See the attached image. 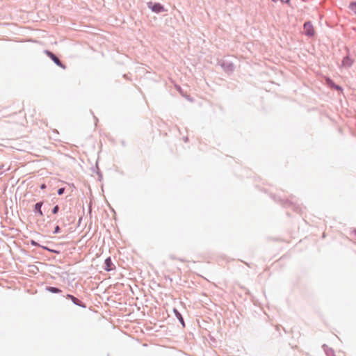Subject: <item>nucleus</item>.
Returning <instances> with one entry per match:
<instances>
[{
    "instance_id": "f257e3e1",
    "label": "nucleus",
    "mask_w": 356,
    "mask_h": 356,
    "mask_svg": "<svg viewBox=\"0 0 356 356\" xmlns=\"http://www.w3.org/2000/svg\"><path fill=\"white\" fill-rule=\"evenodd\" d=\"M148 7L153 12L156 13L165 11L163 6L159 3H149Z\"/></svg>"
},
{
    "instance_id": "f03ea898",
    "label": "nucleus",
    "mask_w": 356,
    "mask_h": 356,
    "mask_svg": "<svg viewBox=\"0 0 356 356\" xmlns=\"http://www.w3.org/2000/svg\"><path fill=\"white\" fill-rule=\"evenodd\" d=\"M304 30L307 35L312 36L315 33L313 25L310 22H306L304 24Z\"/></svg>"
},
{
    "instance_id": "7ed1b4c3",
    "label": "nucleus",
    "mask_w": 356,
    "mask_h": 356,
    "mask_svg": "<svg viewBox=\"0 0 356 356\" xmlns=\"http://www.w3.org/2000/svg\"><path fill=\"white\" fill-rule=\"evenodd\" d=\"M45 54L58 66L64 67L60 60L51 51H45Z\"/></svg>"
},
{
    "instance_id": "20e7f679",
    "label": "nucleus",
    "mask_w": 356,
    "mask_h": 356,
    "mask_svg": "<svg viewBox=\"0 0 356 356\" xmlns=\"http://www.w3.org/2000/svg\"><path fill=\"white\" fill-rule=\"evenodd\" d=\"M66 298L70 299L75 305L83 307H86V306L82 305L81 302L78 298L73 296L72 295L67 294L66 296Z\"/></svg>"
},
{
    "instance_id": "39448f33",
    "label": "nucleus",
    "mask_w": 356,
    "mask_h": 356,
    "mask_svg": "<svg viewBox=\"0 0 356 356\" xmlns=\"http://www.w3.org/2000/svg\"><path fill=\"white\" fill-rule=\"evenodd\" d=\"M353 63V60L350 58L348 56H346L343 58L342 60V65L344 67H350Z\"/></svg>"
},
{
    "instance_id": "423d86ee",
    "label": "nucleus",
    "mask_w": 356,
    "mask_h": 356,
    "mask_svg": "<svg viewBox=\"0 0 356 356\" xmlns=\"http://www.w3.org/2000/svg\"><path fill=\"white\" fill-rule=\"evenodd\" d=\"M112 262H111V259L110 257L107 258L106 260H105V269L107 270V271H109L112 269Z\"/></svg>"
},
{
    "instance_id": "0eeeda50",
    "label": "nucleus",
    "mask_w": 356,
    "mask_h": 356,
    "mask_svg": "<svg viewBox=\"0 0 356 356\" xmlns=\"http://www.w3.org/2000/svg\"><path fill=\"white\" fill-rule=\"evenodd\" d=\"M327 83L329 84L330 86L333 87V88H334L335 89H337L338 90H342L340 86L335 85L333 83V81H331L330 79H327Z\"/></svg>"
},
{
    "instance_id": "6e6552de",
    "label": "nucleus",
    "mask_w": 356,
    "mask_h": 356,
    "mask_svg": "<svg viewBox=\"0 0 356 356\" xmlns=\"http://www.w3.org/2000/svg\"><path fill=\"white\" fill-rule=\"evenodd\" d=\"M47 290L49 292L55 293H60L61 291L59 289L56 288V287H52V286L47 287Z\"/></svg>"
},
{
    "instance_id": "1a4fd4ad",
    "label": "nucleus",
    "mask_w": 356,
    "mask_h": 356,
    "mask_svg": "<svg viewBox=\"0 0 356 356\" xmlns=\"http://www.w3.org/2000/svg\"><path fill=\"white\" fill-rule=\"evenodd\" d=\"M42 205V202H38L35 205V209L38 211V213H40V216L43 215L42 211L41 210Z\"/></svg>"
},
{
    "instance_id": "9d476101",
    "label": "nucleus",
    "mask_w": 356,
    "mask_h": 356,
    "mask_svg": "<svg viewBox=\"0 0 356 356\" xmlns=\"http://www.w3.org/2000/svg\"><path fill=\"white\" fill-rule=\"evenodd\" d=\"M174 313H175V316H177V318L184 325V320H183V318H182V316L181 315V314L175 309H174Z\"/></svg>"
},
{
    "instance_id": "9b49d317",
    "label": "nucleus",
    "mask_w": 356,
    "mask_h": 356,
    "mask_svg": "<svg viewBox=\"0 0 356 356\" xmlns=\"http://www.w3.org/2000/svg\"><path fill=\"white\" fill-rule=\"evenodd\" d=\"M349 8L355 14H356V2L350 3Z\"/></svg>"
},
{
    "instance_id": "f8f14e48",
    "label": "nucleus",
    "mask_w": 356,
    "mask_h": 356,
    "mask_svg": "<svg viewBox=\"0 0 356 356\" xmlns=\"http://www.w3.org/2000/svg\"><path fill=\"white\" fill-rule=\"evenodd\" d=\"M58 209H59L58 206V205L55 206V207H54V209H53V210H52L53 213H54V214L57 213H58Z\"/></svg>"
},
{
    "instance_id": "ddd939ff",
    "label": "nucleus",
    "mask_w": 356,
    "mask_h": 356,
    "mask_svg": "<svg viewBox=\"0 0 356 356\" xmlns=\"http://www.w3.org/2000/svg\"><path fill=\"white\" fill-rule=\"evenodd\" d=\"M65 189L63 188H59L58 191V195H62L64 193Z\"/></svg>"
},
{
    "instance_id": "4468645a",
    "label": "nucleus",
    "mask_w": 356,
    "mask_h": 356,
    "mask_svg": "<svg viewBox=\"0 0 356 356\" xmlns=\"http://www.w3.org/2000/svg\"><path fill=\"white\" fill-rule=\"evenodd\" d=\"M59 231H60V227H59V226H58V225H57V226L55 227V229H54V233H55V234L58 233V232H59Z\"/></svg>"
},
{
    "instance_id": "2eb2a0df",
    "label": "nucleus",
    "mask_w": 356,
    "mask_h": 356,
    "mask_svg": "<svg viewBox=\"0 0 356 356\" xmlns=\"http://www.w3.org/2000/svg\"><path fill=\"white\" fill-rule=\"evenodd\" d=\"M41 189H44L46 188V185L44 184H42L40 186Z\"/></svg>"
},
{
    "instance_id": "dca6fc26",
    "label": "nucleus",
    "mask_w": 356,
    "mask_h": 356,
    "mask_svg": "<svg viewBox=\"0 0 356 356\" xmlns=\"http://www.w3.org/2000/svg\"><path fill=\"white\" fill-rule=\"evenodd\" d=\"M31 244H32V245H38V244H37V243H36V242H35L34 241H31Z\"/></svg>"
},
{
    "instance_id": "f3484780",
    "label": "nucleus",
    "mask_w": 356,
    "mask_h": 356,
    "mask_svg": "<svg viewBox=\"0 0 356 356\" xmlns=\"http://www.w3.org/2000/svg\"><path fill=\"white\" fill-rule=\"evenodd\" d=\"M352 232L356 236V229H354Z\"/></svg>"
}]
</instances>
